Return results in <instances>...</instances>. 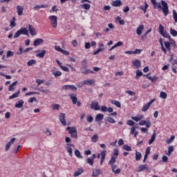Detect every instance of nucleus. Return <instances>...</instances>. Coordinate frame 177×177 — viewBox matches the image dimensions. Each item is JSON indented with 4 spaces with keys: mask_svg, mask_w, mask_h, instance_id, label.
Instances as JSON below:
<instances>
[{
    "mask_svg": "<svg viewBox=\"0 0 177 177\" xmlns=\"http://www.w3.org/2000/svg\"><path fill=\"white\" fill-rule=\"evenodd\" d=\"M151 2L152 5H153V9H161V10H162L163 15L165 16H168V14L169 13V8L168 7V3H167L165 1L162 0L160 3H157L156 0H151Z\"/></svg>",
    "mask_w": 177,
    "mask_h": 177,
    "instance_id": "nucleus-1",
    "label": "nucleus"
},
{
    "mask_svg": "<svg viewBox=\"0 0 177 177\" xmlns=\"http://www.w3.org/2000/svg\"><path fill=\"white\" fill-rule=\"evenodd\" d=\"M66 130L68 131V133L71 134V138H73V139H77V128H75V127H68L66 128Z\"/></svg>",
    "mask_w": 177,
    "mask_h": 177,
    "instance_id": "nucleus-2",
    "label": "nucleus"
},
{
    "mask_svg": "<svg viewBox=\"0 0 177 177\" xmlns=\"http://www.w3.org/2000/svg\"><path fill=\"white\" fill-rule=\"evenodd\" d=\"M49 20L51 23V26L53 28H57V17L55 15H50L49 17Z\"/></svg>",
    "mask_w": 177,
    "mask_h": 177,
    "instance_id": "nucleus-3",
    "label": "nucleus"
},
{
    "mask_svg": "<svg viewBox=\"0 0 177 177\" xmlns=\"http://www.w3.org/2000/svg\"><path fill=\"white\" fill-rule=\"evenodd\" d=\"M91 109H93V110H95V111L100 110V106H99V102L96 101H92Z\"/></svg>",
    "mask_w": 177,
    "mask_h": 177,
    "instance_id": "nucleus-4",
    "label": "nucleus"
},
{
    "mask_svg": "<svg viewBox=\"0 0 177 177\" xmlns=\"http://www.w3.org/2000/svg\"><path fill=\"white\" fill-rule=\"evenodd\" d=\"M59 121L64 127L67 125V122H66V114L63 113L59 114Z\"/></svg>",
    "mask_w": 177,
    "mask_h": 177,
    "instance_id": "nucleus-5",
    "label": "nucleus"
},
{
    "mask_svg": "<svg viewBox=\"0 0 177 177\" xmlns=\"http://www.w3.org/2000/svg\"><path fill=\"white\" fill-rule=\"evenodd\" d=\"M35 53L36 54V57H41V58H43L45 57V55L46 53V50H37L35 51Z\"/></svg>",
    "mask_w": 177,
    "mask_h": 177,
    "instance_id": "nucleus-6",
    "label": "nucleus"
},
{
    "mask_svg": "<svg viewBox=\"0 0 177 177\" xmlns=\"http://www.w3.org/2000/svg\"><path fill=\"white\" fill-rule=\"evenodd\" d=\"M15 140H16V138H12L10 139V140L6 144V151H9L10 149V147L13 143H15Z\"/></svg>",
    "mask_w": 177,
    "mask_h": 177,
    "instance_id": "nucleus-7",
    "label": "nucleus"
},
{
    "mask_svg": "<svg viewBox=\"0 0 177 177\" xmlns=\"http://www.w3.org/2000/svg\"><path fill=\"white\" fill-rule=\"evenodd\" d=\"M143 30H145V26L144 25H139L138 27L136 29V34L139 37L142 35V32H143Z\"/></svg>",
    "mask_w": 177,
    "mask_h": 177,
    "instance_id": "nucleus-8",
    "label": "nucleus"
},
{
    "mask_svg": "<svg viewBox=\"0 0 177 177\" xmlns=\"http://www.w3.org/2000/svg\"><path fill=\"white\" fill-rule=\"evenodd\" d=\"M139 125L140 127H143V125H146L147 128H150V127H151V122H150V121L141 120L139 122Z\"/></svg>",
    "mask_w": 177,
    "mask_h": 177,
    "instance_id": "nucleus-9",
    "label": "nucleus"
},
{
    "mask_svg": "<svg viewBox=\"0 0 177 177\" xmlns=\"http://www.w3.org/2000/svg\"><path fill=\"white\" fill-rule=\"evenodd\" d=\"M99 48L93 52V55H96L97 53H100V52H102V50H104V44H100L98 45Z\"/></svg>",
    "mask_w": 177,
    "mask_h": 177,
    "instance_id": "nucleus-10",
    "label": "nucleus"
},
{
    "mask_svg": "<svg viewBox=\"0 0 177 177\" xmlns=\"http://www.w3.org/2000/svg\"><path fill=\"white\" fill-rule=\"evenodd\" d=\"M106 153L107 151L106 150H103L101 152L100 165H103V162H104V160H106Z\"/></svg>",
    "mask_w": 177,
    "mask_h": 177,
    "instance_id": "nucleus-11",
    "label": "nucleus"
},
{
    "mask_svg": "<svg viewBox=\"0 0 177 177\" xmlns=\"http://www.w3.org/2000/svg\"><path fill=\"white\" fill-rule=\"evenodd\" d=\"M41 44H44V39H42L41 38L36 39L33 41L34 46H39V45H41Z\"/></svg>",
    "mask_w": 177,
    "mask_h": 177,
    "instance_id": "nucleus-12",
    "label": "nucleus"
},
{
    "mask_svg": "<svg viewBox=\"0 0 177 177\" xmlns=\"http://www.w3.org/2000/svg\"><path fill=\"white\" fill-rule=\"evenodd\" d=\"M69 97H71V100H72V103L73 104H77V102H78V99L77 98V95L73 93L69 95Z\"/></svg>",
    "mask_w": 177,
    "mask_h": 177,
    "instance_id": "nucleus-13",
    "label": "nucleus"
},
{
    "mask_svg": "<svg viewBox=\"0 0 177 177\" xmlns=\"http://www.w3.org/2000/svg\"><path fill=\"white\" fill-rule=\"evenodd\" d=\"M146 169L147 171H149V165H140L138 166V172H142V171Z\"/></svg>",
    "mask_w": 177,
    "mask_h": 177,
    "instance_id": "nucleus-14",
    "label": "nucleus"
},
{
    "mask_svg": "<svg viewBox=\"0 0 177 177\" xmlns=\"http://www.w3.org/2000/svg\"><path fill=\"white\" fill-rule=\"evenodd\" d=\"M103 118H104V115L102 113H98L95 116V122H100V121H103Z\"/></svg>",
    "mask_w": 177,
    "mask_h": 177,
    "instance_id": "nucleus-15",
    "label": "nucleus"
},
{
    "mask_svg": "<svg viewBox=\"0 0 177 177\" xmlns=\"http://www.w3.org/2000/svg\"><path fill=\"white\" fill-rule=\"evenodd\" d=\"M145 118V116L143 115H138L136 117H131V120H133V121H136V122H138V121H140L141 120H143Z\"/></svg>",
    "mask_w": 177,
    "mask_h": 177,
    "instance_id": "nucleus-16",
    "label": "nucleus"
},
{
    "mask_svg": "<svg viewBox=\"0 0 177 177\" xmlns=\"http://www.w3.org/2000/svg\"><path fill=\"white\" fill-rule=\"evenodd\" d=\"M111 5L113 6H115V8H118L119 6H121L122 5V2L121 1V0H116V1H113L111 3Z\"/></svg>",
    "mask_w": 177,
    "mask_h": 177,
    "instance_id": "nucleus-17",
    "label": "nucleus"
},
{
    "mask_svg": "<svg viewBox=\"0 0 177 177\" xmlns=\"http://www.w3.org/2000/svg\"><path fill=\"white\" fill-rule=\"evenodd\" d=\"M24 105V101L23 100H19L15 104V107L16 109H21L23 106Z\"/></svg>",
    "mask_w": 177,
    "mask_h": 177,
    "instance_id": "nucleus-18",
    "label": "nucleus"
},
{
    "mask_svg": "<svg viewBox=\"0 0 177 177\" xmlns=\"http://www.w3.org/2000/svg\"><path fill=\"white\" fill-rule=\"evenodd\" d=\"M133 66H134L136 68H140V67L142 66V62H140V60L135 59L133 61Z\"/></svg>",
    "mask_w": 177,
    "mask_h": 177,
    "instance_id": "nucleus-19",
    "label": "nucleus"
},
{
    "mask_svg": "<svg viewBox=\"0 0 177 177\" xmlns=\"http://www.w3.org/2000/svg\"><path fill=\"white\" fill-rule=\"evenodd\" d=\"M24 10V8H23V6H17V12L18 16H21V15H23Z\"/></svg>",
    "mask_w": 177,
    "mask_h": 177,
    "instance_id": "nucleus-20",
    "label": "nucleus"
},
{
    "mask_svg": "<svg viewBox=\"0 0 177 177\" xmlns=\"http://www.w3.org/2000/svg\"><path fill=\"white\" fill-rule=\"evenodd\" d=\"M102 174H103V171L98 169L93 171L92 175L93 177H97L99 175H102Z\"/></svg>",
    "mask_w": 177,
    "mask_h": 177,
    "instance_id": "nucleus-21",
    "label": "nucleus"
},
{
    "mask_svg": "<svg viewBox=\"0 0 177 177\" xmlns=\"http://www.w3.org/2000/svg\"><path fill=\"white\" fill-rule=\"evenodd\" d=\"M19 30L21 32V35H28V30H27V28L23 27V28H21L20 30Z\"/></svg>",
    "mask_w": 177,
    "mask_h": 177,
    "instance_id": "nucleus-22",
    "label": "nucleus"
},
{
    "mask_svg": "<svg viewBox=\"0 0 177 177\" xmlns=\"http://www.w3.org/2000/svg\"><path fill=\"white\" fill-rule=\"evenodd\" d=\"M83 172H84V169L82 168L77 169L76 171L74 173L73 176L74 177L80 176V175H81V174H82Z\"/></svg>",
    "mask_w": 177,
    "mask_h": 177,
    "instance_id": "nucleus-23",
    "label": "nucleus"
},
{
    "mask_svg": "<svg viewBox=\"0 0 177 177\" xmlns=\"http://www.w3.org/2000/svg\"><path fill=\"white\" fill-rule=\"evenodd\" d=\"M28 30L30 35H37V32L35 31V29L32 28L31 25H28Z\"/></svg>",
    "mask_w": 177,
    "mask_h": 177,
    "instance_id": "nucleus-24",
    "label": "nucleus"
},
{
    "mask_svg": "<svg viewBox=\"0 0 177 177\" xmlns=\"http://www.w3.org/2000/svg\"><path fill=\"white\" fill-rule=\"evenodd\" d=\"M107 122H110L111 124H115V120H114V118L109 116L106 118L105 121L106 125H107Z\"/></svg>",
    "mask_w": 177,
    "mask_h": 177,
    "instance_id": "nucleus-25",
    "label": "nucleus"
},
{
    "mask_svg": "<svg viewBox=\"0 0 177 177\" xmlns=\"http://www.w3.org/2000/svg\"><path fill=\"white\" fill-rule=\"evenodd\" d=\"M131 135H134V138H136L138 136V134L139 133V132H138L136 131V127H132L131 128Z\"/></svg>",
    "mask_w": 177,
    "mask_h": 177,
    "instance_id": "nucleus-26",
    "label": "nucleus"
},
{
    "mask_svg": "<svg viewBox=\"0 0 177 177\" xmlns=\"http://www.w3.org/2000/svg\"><path fill=\"white\" fill-rule=\"evenodd\" d=\"M95 80L93 79L86 80L84 81V85H93Z\"/></svg>",
    "mask_w": 177,
    "mask_h": 177,
    "instance_id": "nucleus-27",
    "label": "nucleus"
},
{
    "mask_svg": "<svg viewBox=\"0 0 177 177\" xmlns=\"http://www.w3.org/2000/svg\"><path fill=\"white\" fill-rule=\"evenodd\" d=\"M116 160H117V157H115L114 156H111V160L109 162V165H113V164H115Z\"/></svg>",
    "mask_w": 177,
    "mask_h": 177,
    "instance_id": "nucleus-28",
    "label": "nucleus"
},
{
    "mask_svg": "<svg viewBox=\"0 0 177 177\" xmlns=\"http://www.w3.org/2000/svg\"><path fill=\"white\" fill-rule=\"evenodd\" d=\"M19 93H20V91H18L17 93H13L12 95L9 97V100H12V99H16V97H19Z\"/></svg>",
    "mask_w": 177,
    "mask_h": 177,
    "instance_id": "nucleus-29",
    "label": "nucleus"
},
{
    "mask_svg": "<svg viewBox=\"0 0 177 177\" xmlns=\"http://www.w3.org/2000/svg\"><path fill=\"white\" fill-rule=\"evenodd\" d=\"M116 21H118L120 26H124L125 24V21L121 19V17L118 16L116 17Z\"/></svg>",
    "mask_w": 177,
    "mask_h": 177,
    "instance_id": "nucleus-30",
    "label": "nucleus"
},
{
    "mask_svg": "<svg viewBox=\"0 0 177 177\" xmlns=\"http://www.w3.org/2000/svg\"><path fill=\"white\" fill-rule=\"evenodd\" d=\"M140 158H142V153L138 151H136V161H140Z\"/></svg>",
    "mask_w": 177,
    "mask_h": 177,
    "instance_id": "nucleus-31",
    "label": "nucleus"
},
{
    "mask_svg": "<svg viewBox=\"0 0 177 177\" xmlns=\"http://www.w3.org/2000/svg\"><path fill=\"white\" fill-rule=\"evenodd\" d=\"M81 8L82 9H85L86 10H89V9H91V6L88 3H84L81 5Z\"/></svg>",
    "mask_w": 177,
    "mask_h": 177,
    "instance_id": "nucleus-32",
    "label": "nucleus"
},
{
    "mask_svg": "<svg viewBox=\"0 0 177 177\" xmlns=\"http://www.w3.org/2000/svg\"><path fill=\"white\" fill-rule=\"evenodd\" d=\"M156 140V133L151 135V139L149 140V145H151Z\"/></svg>",
    "mask_w": 177,
    "mask_h": 177,
    "instance_id": "nucleus-33",
    "label": "nucleus"
},
{
    "mask_svg": "<svg viewBox=\"0 0 177 177\" xmlns=\"http://www.w3.org/2000/svg\"><path fill=\"white\" fill-rule=\"evenodd\" d=\"M97 140H99V136H97V134H95L91 137V142L96 143Z\"/></svg>",
    "mask_w": 177,
    "mask_h": 177,
    "instance_id": "nucleus-34",
    "label": "nucleus"
},
{
    "mask_svg": "<svg viewBox=\"0 0 177 177\" xmlns=\"http://www.w3.org/2000/svg\"><path fill=\"white\" fill-rule=\"evenodd\" d=\"M142 75H143V73H142L140 70H137L136 80H139L140 77H142Z\"/></svg>",
    "mask_w": 177,
    "mask_h": 177,
    "instance_id": "nucleus-35",
    "label": "nucleus"
},
{
    "mask_svg": "<svg viewBox=\"0 0 177 177\" xmlns=\"http://www.w3.org/2000/svg\"><path fill=\"white\" fill-rule=\"evenodd\" d=\"M75 156H76V157H77V158H84V156H82L81 155V152H80V151L78 149H76L75 151Z\"/></svg>",
    "mask_w": 177,
    "mask_h": 177,
    "instance_id": "nucleus-36",
    "label": "nucleus"
},
{
    "mask_svg": "<svg viewBox=\"0 0 177 177\" xmlns=\"http://www.w3.org/2000/svg\"><path fill=\"white\" fill-rule=\"evenodd\" d=\"M86 161L89 165H93L94 160L92 157L88 158Z\"/></svg>",
    "mask_w": 177,
    "mask_h": 177,
    "instance_id": "nucleus-37",
    "label": "nucleus"
},
{
    "mask_svg": "<svg viewBox=\"0 0 177 177\" xmlns=\"http://www.w3.org/2000/svg\"><path fill=\"white\" fill-rule=\"evenodd\" d=\"M111 103L112 104H115V106H116V107H119V108L121 107V103L120 102H118V101L111 100Z\"/></svg>",
    "mask_w": 177,
    "mask_h": 177,
    "instance_id": "nucleus-38",
    "label": "nucleus"
},
{
    "mask_svg": "<svg viewBox=\"0 0 177 177\" xmlns=\"http://www.w3.org/2000/svg\"><path fill=\"white\" fill-rule=\"evenodd\" d=\"M170 34L172 37H177V31L175 29L170 28Z\"/></svg>",
    "mask_w": 177,
    "mask_h": 177,
    "instance_id": "nucleus-39",
    "label": "nucleus"
},
{
    "mask_svg": "<svg viewBox=\"0 0 177 177\" xmlns=\"http://www.w3.org/2000/svg\"><path fill=\"white\" fill-rule=\"evenodd\" d=\"M164 44L166 49L169 51L171 50V43L169 41H165Z\"/></svg>",
    "mask_w": 177,
    "mask_h": 177,
    "instance_id": "nucleus-40",
    "label": "nucleus"
},
{
    "mask_svg": "<svg viewBox=\"0 0 177 177\" xmlns=\"http://www.w3.org/2000/svg\"><path fill=\"white\" fill-rule=\"evenodd\" d=\"M66 149L70 157H73V149L70 147H66Z\"/></svg>",
    "mask_w": 177,
    "mask_h": 177,
    "instance_id": "nucleus-41",
    "label": "nucleus"
},
{
    "mask_svg": "<svg viewBox=\"0 0 177 177\" xmlns=\"http://www.w3.org/2000/svg\"><path fill=\"white\" fill-rule=\"evenodd\" d=\"M160 35L164 37V38H169L171 39V36L167 31L163 32Z\"/></svg>",
    "mask_w": 177,
    "mask_h": 177,
    "instance_id": "nucleus-42",
    "label": "nucleus"
},
{
    "mask_svg": "<svg viewBox=\"0 0 177 177\" xmlns=\"http://www.w3.org/2000/svg\"><path fill=\"white\" fill-rule=\"evenodd\" d=\"M93 71H91L90 69H86L84 71H82V74H84L86 75V74H93Z\"/></svg>",
    "mask_w": 177,
    "mask_h": 177,
    "instance_id": "nucleus-43",
    "label": "nucleus"
},
{
    "mask_svg": "<svg viewBox=\"0 0 177 177\" xmlns=\"http://www.w3.org/2000/svg\"><path fill=\"white\" fill-rule=\"evenodd\" d=\"M32 64H37V61L35 59H30L27 62V66H32Z\"/></svg>",
    "mask_w": 177,
    "mask_h": 177,
    "instance_id": "nucleus-44",
    "label": "nucleus"
},
{
    "mask_svg": "<svg viewBox=\"0 0 177 177\" xmlns=\"http://www.w3.org/2000/svg\"><path fill=\"white\" fill-rule=\"evenodd\" d=\"M167 93L164 92V91H160V97H161V99H167Z\"/></svg>",
    "mask_w": 177,
    "mask_h": 177,
    "instance_id": "nucleus-45",
    "label": "nucleus"
},
{
    "mask_svg": "<svg viewBox=\"0 0 177 177\" xmlns=\"http://www.w3.org/2000/svg\"><path fill=\"white\" fill-rule=\"evenodd\" d=\"M123 149H124V150H126V151H132V148L131 147V146L127 145H124L123 146Z\"/></svg>",
    "mask_w": 177,
    "mask_h": 177,
    "instance_id": "nucleus-46",
    "label": "nucleus"
},
{
    "mask_svg": "<svg viewBox=\"0 0 177 177\" xmlns=\"http://www.w3.org/2000/svg\"><path fill=\"white\" fill-rule=\"evenodd\" d=\"M158 32L160 34H162L163 32H165V31H164V26L162 24H160L159 25Z\"/></svg>",
    "mask_w": 177,
    "mask_h": 177,
    "instance_id": "nucleus-47",
    "label": "nucleus"
},
{
    "mask_svg": "<svg viewBox=\"0 0 177 177\" xmlns=\"http://www.w3.org/2000/svg\"><path fill=\"white\" fill-rule=\"evenodd\" d=\"M146 77H147V80H149L152 82H154V81L157 80V77H152L151 76H149V75H147Z\"/></svg>",
    "mask_w": 177,
    "mask_h": 177,
    "instance_id": "nucleus-48",
    "label": "nucleus"
},
{
    "mask_svg": "<svg viewBox=\"0 0 177 177\" xmlns=\"http://www.w3.org/2000/svg\"><path fill=\"white\" fill-rule=\"evenodd\" d=\"M15 55V52L12 50L7 51L6 57H12Z\"/></svg>",
    "mask_w": 177,
    "mask_h": 177,
    "instance_id": "nucleus-49",
    "label": "nucleus"
},
{
    "mask_svg": "<svg viewBox=\"0 0 177 177\" xmlns=\"http://www.w3.org/2000/svg\"><path fill=\"white\" fill-rule=\"evenodd\" d=\"M125 93L129 95L130 96H136V93L129 90L125 91Z\"/></svg>",
    "mask_w": 177,
    "mask_h": 177,
    "instance_id": "nucleus-50",
    "label": "nucleus"
},
{
    "mask_svg": "<svg viewBox=\"0 0 177 177\" xmlns=\"http://www.w3.org/2000/svg\"><path fill=\"white\" fill-rule=\"evenodd\" d=\"M150 109V105L147 103L146 105H145L142 109V111H147V110Z\"/></svg>",
    "mask_w": 177,
    "mask_h": 177,
    "instance_id": "nucleus-51",
    "label": "nucleus"
},
{
    "mask_svg": "<svg viewBox=\"0 0 177 177\" xmlns=\"http://www.w3.org/2000/svg\"><path fill=\"white\" fill-rule=\"evenodd\" d=\"M173 18L175 23H177V12L175 10H173Z\"/></svg>",
    "mask_w": 177,
    "mask_h": 177,
    "instance_id": "nucleus-52",
    "label": "nucleus"
},
{
    "mask_svg": "<svg viewBox=\"0 0 177 177\" xmlns=\"http://www.w3.org/2000/svg\"><path fill=\"white\" fill-rule=\"evenodd\" d=\"M53 110H59L60 105L59 104H54L52 105Z\"/></svg>",
    "mask_w": 177,
    "mask_h": 177,
    "instance_id": "nucleus-53",
    "label": "nucleus"
},
{
    "mask_svg": "<svg viewBox=\"0 0 177 177\" xmlns=\"http://www.w3.org/2000/svg\"><path fill=\"white\" fill-rule=\"evenodd\" d=\"M119 151L118 149H114L113 153L111 156H113V157H118Z\"/></svg>",
    "mask_w": 177,
    "mask_h": 177,
    "instance_id": "nucleus-54",
    "label": "nucleus"
},
{
    "mask_svg": "<svg viewBox=\"0 0 177 177\" xmlns=\"http://www.w3.org/2000/svg\"><path fill=\"white\" fill-rule=\"evenodd\" d=\"M174 140H175V136H171L169 140H167V143L169 145V143H172V142H174Z\"/></svg>",
    "mask_w": 177,
    "mask_h": 177,
    "instance_id": "nucleus-55",
    "label": "nucleus"
},
{
    "mask_svg": "<svg viewBox=\"0 0 177 177\" xmlns=\"http://www.w3.org/2000/svg\"><path fill=\"white\" fill-rule=\"evenodd\" d=\"M44 82H45V80H39V79L36 80V84H37V86H39V85H41V84H44Z\"/></svg>",
    "mask_w": 177,
    "mask_h": 177,
    "instance_id": "nucleus-56",
    "label": "nucleus"
},
{
    "mask_svg": "<svg viewBox=\"0 0 177 177\" xmlns=\"http://www.w3.org/2000/svg\"><path fill=\"white\" fill-rule=\"evenodd\" d=\"M127 124L129 125L130 127H133V125H135V122H133L132 120H129L127 122Z\"/></svg>",
    "mask_w": 177,
    "mask_h": 177,
    "instance_id": "nucleus-57",
    "label": "nucleus"
},
{
    "mask_svg": "<svg viewBox=\"0 0 177 177\" xmlns=\"http://www.w3.org/2000/svg\"><path fill=\"white\" fill-rule=\"evenodd\" d=\"M19 50V52H17L16 55H23V53H24V50H23V47L20 46Z\"/></svg>",
    "mask_w": 177,
    "mask_h": 177,
    "instance_id": "nucleus-58",
    "label": "nucleus"
},
{
    "mask_svg": "<svg viewBox=\"0 0 177 177\" xmlns=\"http://www.w3.org/2000/svg\"><path fill=\"white\" fill-rule=\"evenodd\" d=\"M53 74L55 77H60L62 75V72L57 71L53 73Z\"/></svg>",
    "mask_w": 177,
    "mask_h": 177,
    "instance_id": "nucleus-59",
    "label": "nucleus"
},
{
    "mask_svg": "<svg viewBox=\"0 0 177 177\" xmlns=\"http://www.w3.org/2000/svg\"><path fill=\"white\" fill-rule=\"evenodd\" d=\"M86 120L88 122H93V117L92 115L87 116Z\"/></svg>",
    "mask_w": 177,
    "mask_h": 177,
    "instance_id": "nucleus-60",
    "label": "nucleus"
},
{
    "mask_svg": "<svg viewBox=\"0 0 177 177\" xmlns=\"http://www.w3.org/2000/svg\"><path fill=\"white\" fill-rule=\"evenodd\" d=\"M170 42L171 45H172V46H174V48H176V41H175V40L170 38Z\"/></svg>",
    "mask_w": 177,
    "mask_h": 177,
    "instance_id": "nucleus-61",
    "label": "nucleus"
},
{
    "mask_svg": "<svg viewBox=\"0 0 177 177\" xmlns=\"http://www.w3.org/2000/svg\"><path fill=\"white\" fill-rule=\"evenodd\" d=\"M55 50H57V52H60L61 53L62 52H63V49L59 46H55Z\"/></svg>",
    "mask_w": 177,
    "mask_h": 177,
    "instance_id": "nucleus-62",
    "label": "nucleus"
},
{
    "mask_svg": "<svg viewBox=\"0 0 177 177\" xmlns=\"http://www.w3.org/2000/svg\"><path fill=\"white\" fill-rule=\"evenodd\" d=\"M21 35V33L19 32V30L17 31L16 33L14 35V39L19 38Z\"/></svg>",
    "mask_w": 177,
    "mask_h": 177,
    "instance_id": "nucleus-63",
    "label": "nucleus"
},
{
    "mask_svg": "<svg viewBox=\"0 0 177 177\" xmlns=\"http://www.w3.org/2000/svg\"><path fill=\"white\" fill-rule=\"evenodd\" d=\"M162 161L163 162H168V156H163L162 157Z\"/></svg>",
    "mask_w": 177,
    "mask_h": 177,
    "instance_id": "nucleus-64",
    "label": "nucleus"
}]
</instances>
